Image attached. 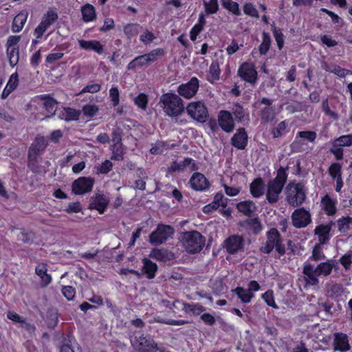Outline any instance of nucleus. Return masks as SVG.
<instances>
[{
	"instance_id": "nucleus-24",
	"label": "nucleus",
	"mask_w": 352,
	"mask_h": 352,
	"mask_svg": "<svg viewBox=\"0 0 352 352\" xmlns=\"http://www.w3.org/2000/svg\"><path fill=\"white\" fill-rule=\"evenodd\" d=\"M56 115L61 120L66 122L78 120L80 117V111L72 107H63L59 111H57Z\"/></svg>"
},
{
	"instance_id": "nucleus-4",
	"label": "nucleus",
	"mask_w": 352,
	"mask_h": 352,
	"mask_svg": "<svg viewBox=\"0 0 352 352\" xmlns=\"http://www.w3.org/2000/svg\"><path fill=\"white\" fill-rule=\"evenodd\" d=\"M280 255L283 256L285 254V247L283 243L281 234L279 231L275 228H272L266 232V241L263 245L261 246L259 251L263 254H270L273 250Z\"/></svg>"
},
{
	"instance_id": "nucleus-40",
	"label": "nucleus",
	"mask_w": 352,
	"mask_h": 352,
	"mask_svg": "<svg viewBox=\"0 0 352 352\" xmlns=\"http://www.w3.org/2000/svg\"><path fill=\"white\" fill-rule=\"evenodd\" d=\"M166 54L164 49L158 47L152 50L148 53L144 54V57H146V61L148 62L149 65L156 62L159 58L163 57Z\"/></svg>"
},
{
	"instance_id": "nucleus-56",
	"label": "nucleus",
	"mask_w": 352,
	"mask_h": 352,
	"mask_svg": "<svg viewBox=\"0 0 352 352\" xmlns=\"http://www.w3.org/2000/svg\"><path fill=\"white\" fill-rule=\"evenodd\" d=\"M113 164L109 160H105L100 165L96 167L97 174H107L113 169Z\"/></svg>"
},
{
	"instance_id": "nucleus-17",
	"label": "nucleus",
	"mask_w": 352,
	"mask_h": 352,
	"mask_svg": "<svg viewBox=\"0 0 352 352\" xmlns=\"http://www.w3.org/2000/svg\"><path fill=\"white\" fill-rule=\"evenodd\" d=\"M219 127L226 133H231L235 127L234 118L230 111L221 110L217 116Z\"/></svg>"
},
{
	"instance_id": "nucleus-29",
	"label": "nucleus",
	"mask_w": 352,
	"mask_h": 352,
	"mask_svg": "<svg viewBox=\"0 0 352 352\" xmlns=\"http://www.w3.org/2000/svg\"><path fill=\"white\" fill-rule=\"evenodd\" d=\"M35 272L41 278V285L42 287H47L52 282V276L47 274V267L46 263H39L35 268Z\"/></svg>"
},
{
	"instance_id": "nucleus-15",
	"label": "nucleus",
	"mask_w": 352,
	"mask_h": 352,
	"mask_svg": "<svg viewBox=\"0 0 352 352\" xmlns=\"http://www.w3.org/2000/svg\"><path fill=\"white\" fill-rule=\"evenodd\" d=\"M199 87V81L197 77H192L186 83H182L177 88L179 96L186 99L192 98Z\"/></svg>"
},
{
	"instance_id": "nucleus-8",
	"label": "nucleus",
	"mask_w": 352,
	"mask_h": 352,
	"mask_svg": "<svg viewBox=\"0 0 352 352\" xmlns=\"http://www.w3.org/2000/svg\"><path fill=\"white\" fill-rule=\"evenodd\" d=\"M316 138L317 133L314 131H298L296 135L294 140L291 144L292 150L296 153L303 152L307 147V144L305 141L307 140L309 142L314 143Z\"/></svg>"
},
{
	"instance_id": "nucleus-19",
	"label": "nucleus",
	"mask_w": 352,
	"mask_h": 352,
	"mask_svg": "<svg viewBox=\"0 0 352 352\" xmlns=\"http://www.w3.org/2000/svg\"><path fill=\"white\" fill-rule=\"evenodd\" d=\"M230 143L236 149L244 150L248 143V135L245 129L243 127L238 129L232 137Z\"/></svg>"
},
{
	"instance_id": "nucleus-41",
	"label": "nucleus",
	"mask_w": 352,
	"mask_h": 352,
	"mask_svg": "<svg viewBox=\"0 0 352 352\" xmlns=\"http://www.w3.org/2000/svg\"><path fill=\"white\" fill-rule=\"evenodd\" d=\"M146 60V57H144V54L138 56L128 63L126 69L128 70H133L137 67L141 68L148 65L149 63Z\"/></svg>"
},
{
	"instance_id": "nucleus-14",
	"label": "nucleus",
	"mask_w": 352,
	"mask_h": 352,
	"mask_svg": "<svg viewBox=\"0 0 352 352\" xmlns=\"http://www.w3.org/2000/svg\"><path fill=\"white\" fill-rule=\"evenodd\" d=\"M244 238L239 234H232L223 241V247L229 254H235L244 249Z\"/></svg>"
},
{
	"instance_id": "nucleus-21",
	"label": "nucleus",
	"mask_w": 352,
	"mask_h": 352,
	"mask_svg": "<svg viewBox=\"0 0 352 352\" xmlns=\"http://www.w3.org/2000/svg\"><path fill=\"white\" fill-rule=\"evenodd\" d=\"M190 184L192 188L197 191L205 190L210 186L209 182L204 175L199 172L192 174L190 179Z\"/></svg>"
},
{
	"instance_id": "nucleus-36",
	"label": "nucleus",
	"mask_w": 352,
	"mask_h": 352,
	"mask_svg": "<svg viewBox=\"0 0 352 352\" xmlns=\"http://www.w3.org/2000/svg\"><path fill=\"white\" fill-rule=\"evenodd\" d=\"M302 273L307 277V283L308 284H311L312 285H316L318 284L319 281L318 279V276H320L316 275L313 265H311V263L305 264L303 267Z\"/></svg>"
},
{
	"instance_id": "nucleus-12",
	"label": "nucleus",
	"mask_w": 352,
	"mask_h": 352,
	"mask_svg": "<svg viewBox=\"0 0 352 352\" xmlns=\"http://www.w3.org/2000/svg\"><path fill=\"white\" fill-rule=\"evenodd\" d=\"M95 179L91 177H80L75 179L72 184L74 194L82 195L92 191Z\"/></svg>"
},
{
	"instance_id": "nucleus-26",
	"label": "nucleus",
	"mask_w": 352,
	"mask_h": 352,
	"mask_svg": "<svg viewBox=\"0 0 352 352\" xmlns=\"http://www.w3.org/2000/svg\"><path fill=\"white\" fill-rule=\"evenodd\" d=\"M250 192L254 198H259L265 194V184L261 177H257L250 183Z\"/></svg>"
},
{
	"instance_id": "nucleus-50",
	"label": "nucleus",
	"mask_w": 352,
	"mask_h": 352,
	"mask_svg": "<svg viewBox=\"0 0 352 352\" xmlns=\"http://www.w3.org/2000/svg\"><path fill=\"white\" fill-rule=\"evenodd\" d=\"M328 173L333 179L341 177L342 165L338 162L332 163L328 168Z\"/></svg>"
},
{
	"instance_id": "nucleus-59",
	"label": "nucleus",
	"mask_w": 352,
	"mask_h": 352,
	"mask_svg": "<svg viewBox=\"0 0 352 352\" xmlns=\"http://www.w3.org/2000/svg\"><path fill=\"white\" fill-rule=\"evenodd\" d=\"M134 103L139 108L144 110L148 105V96L144 93H140L135 98Z\"/></svg>"
},
{
	"instance_id": "nucleus-44",
	"label": "nucleus",
	"mask_w": 352,
	"mask_h": 352,
	"mask_svg": "<svg viewBox=\"0 0 352 352\" xmlns=\"http://www.w3.org/2000/svg\"><path fill=\"white\" fill-rule=\"evenodd\" d=\"M112 155L111 160L115 161H122L124 160V148L122 144H113L111 146Z\"/></svg>"
},
{
	"instance_id": "nucleus-42",
	"label": "nucleus",
	"mask_w": 352,
	"mask_h": 352,
	"mask_svg": "<svg viewBox=\"0 0 352 352\" xmlns=\"http://www.w3.org/2000/svg\"><path fill=\"white\" fill-rule=\"evenodd\" d=\"M272 40L269 33L263 32L262 42L258 46V52L261 55H265L271 46Z\"/></svg>"
},
{
	"instance_id": "nucleus-6",
	"label": "nucleus",
	"mask_w": 352,
	"mask_h": 352,
	"mask_svg": "<svg viewBox=\"0 0 352 352\" xmlns=\"http://www.w3.org/2000/svg\"><path fill=\"white\" fill-rule=\"evenodd\" d=\"M58 19V14L55 8H50L43 14L40 23L35 28L33 35L37 39H41L44 34L53 25Z\"/></svg>"
},
{
	"instance_id": "nucleus-1",
	"label": "nucleus",
	"mask_w": 352,
	"mask_h": 352,
	"mask_svg": "<svg viewBox=\"0 0 352 352\" xmlns=\"http://www.w3.org/2000/svg\"><path fill=\"white\" fill-rule=\"evenodd\" d=\"M288 170V166H280L276 170L275 177L267 182L265 195L266 200L270 204H274L278 201L280 195L287 184Z\"/></svg>"
},
{
	"instance_id": "nucleus-48",
	"label": "nucleus",
	"mask_w": 352,
	"mask_h": 352,
	"mask_svg": "<svg viewBox=\"0 0 352 352\" xmlns=\"http://www.w3.org/2000/svg\"><path fill=\"white\" fill-rule=\"evenodd\" d=\"M184 310L187 313H192L194 315L198 316L205 311L206 309L204 306L197 304L184 303Z\"/></svg>"
},
{
	"instance_id": "nucleus-39",
	"label": "nucleus",
	"mask_w": 352,
	"mask_h": 352,
	"mask_svg": "<svg viewBox=\"0 0 352 352\" xmlns=\"http://www.w3.org/2000/svg\"><path fill=\"white\" fill-rule=\"evenodd\" d=\"M221 5L223 8L227 10L232 15L240 16L241 14L239 5L236 1L232 0H221Z\"/></svg>"
},
{
	"instance_id": "nucleus-32",
	"label": "nucleus",
	"mask_w": 352,
	"mask_h": 352,
	"mask_svg": "<svg viewBox=\"0 0 352 352\" xmlns=\"http://www.w3.org/2000/svg\"><path fill=\"white\" fill-rule=\"evenodd\" d=\"M236 209L246 217H251L256 209L255 203L252 200H245L236 204Z\"/></svg>"
},
{
	"instance_id": "nucleus-58",
	"label": "nucleus",
	"mask_w": 352,
	"mask_h": 352,
	"mask_svg": "<svg viewBox=\"0 0 352 352\" xmlns=\"http://www.w3.org/2000/svg\"><path fill=\"white\" fill-rule=\"evenodd\" d=\"M287 132V124L286 122L281 121L278 124L276 127L272 130L273 137L275 138H280L285 134Z\"/></svg>"
},
{
	"instance_id": "nucleus-16",
	"label": "nucleus",
	"mask_w": 352,
	"mask_h": 352,
	"mask_svg": "<svg viewBox=\"0 0 352 352\" xmlns=\"http://www.w3.org/2000/svg\"><path fill=\"white\" fill-rule=\"evenodd\" d=\"M293 226L296 228L306 227L311 221V214L304 208L296 209L292 214Z\"/></svg>"
},
{
	"instance_id": "nucleus-3",
	"label": "nucleus",
	"mask_w": 352,
	"mask_h": 352,
	"mask_svg": "<svg viewBox=\"0 0 352 352\" xmlns=\"http://www.w3.org/2000/svg\"><path fill=\"white\" fill-rule=\"evenodd\" d=\"M160 102L165 113L172 118L180 116L184 111L183 100L173 93H166L160 97Z\"/></svg>"
},
{
	"instance_id": "nucleus-20",
	"label": "nucleus",
	"mask_w": 352,
	"mask_h": 352,
	"mask_svg": "<svg viewBox=\"0 0 352 352\" xmlns=\"http://www.w3.org/2000/svg\"><path fill=\"white\" fill-rule=\"evenodd\" d=\"M38 98L43 101V108L47 113L45 116L47 118H50L56 114L58 102L56 99L49 94L40 95Z\"/></svg>"
},
{
	"instance_id": "nucleus-13",
	"label": "nucleus",
	"mask_w": 352,
	"mask_h": 352,
	"mask_svg": "<svg viewBox=\"0 0 352 352\" xmlns=\"http://www.w3.org/2000/svg\"><path fill=\"white\" fill-rule=\"evenodd\" d=\"M109 202V197L103 191L98 190L91 197L89 209L95 210L99 214H102L105 212Z\"/></svg>"
},
{
	"instance_id": "nucleus-9",
	"label": "nucleus",
	"mask_w": 352,
	"mask_h": 352,
	"mask_svg": "<svg viewBox=\"0 0 352 352\" xmlns=\"http://www.w3.org/2000/svg\"><path fill=\"white\" fill-rule=\"evenodd\" d=\"M237 74L243 81L252 87H254L257 82L258 72L254 63L248 61L242 63L239 67Z\"/></svg>"
},
{
	"instance_id": "nucleus-51",
	"label": "nucleus",
	"mask_w": 352,
	"mask_h": 352,
	"mask_svg": "<svg viewBox=\"0 0 352 352\" xmlns=\"http://www.w3.org/2000/svg\"><path fill=\"white\" fill-rule=\"evenodd\" d=\"M76 339L73 336H67V338H65L63 344L60 347V352H74L73 343H75Z\"/></svg>"
},
{
	"instance_id": "nucleus-35",
	"label": "nucleus",
	"mask_w": 352,
	"mask_h": 352,
	"mask_svg": "<svg viewBox=\"0 0 352 352\" xmlns=\"http://www.w3.org/2000/svg\"><path fill=\"white\" fill-rule=\"evenodd\" d=\"M142 263V272L146 275L147 278H154L158 270L157 265L147 258H143Z\"/></svg>"
},
{
	"instance_id": "nucleus-5",
	"label": "nucleus",
	"mask_w": 352,
	"mask_h": 352,
	"mask_svg": "<svg viewBox=\"0 0 352 352\" xmlns=\"http://www.w3.org/2000/svg\"><path fill=\"white\" fill-rule=\"evenodd\" d=\"M205 242V237L196 230L184 232L182 237V245L189 254H196L201 252Z\"/></svg>"
},
{
	"instance_id": "nucleus-63",
	"label": "nucleus",
	"mask_w": 352,
	"mask_h": 352,
	"mask_svg": "<svg viewBox=\"0 0 352 352\" xmlns=\"http://www.w3.org/2000/svg\"><path fill=\"white\" fill-rule=\"evenodd\" d=\"M34 236V234L32 232H27L22 229L21 233L18 235V239L24 243H32Z\"/></svg>"
},
{
	"instance_id": "nucleus-31",
	"label": "nucleus",
	"mask_w": 352,
	"mask_h": 352,
	"mask_svg": "<svg viewBox=\"0 0 352 352\" xmlns=\"http://www.w3.org/2000/svg\"><path fill=\"white\" fill-rule=\"evenodd\" d=\"M28 13L26 10L21 11L14 18L12 23V31L13 32H19L22 30L26 23Z\"/></svg>"
},
{
	"instance_id": "nucleus-2",
	"label": "nucleus",
	"mask_w": 352,
	"mask_h": 352,
	"mask_svg": "<svg viewBox=\"0 0 352 352\" xmlns=\"http://www.w3.org/2000/svg\"><path fill=\"white\" fill-rule=\"evenodd\" d=\"M285 201L292 207H299L306 199V187L302 182L290 181L285 186Z\"/></svg>"
},
{
	"instance_id": "nucleus-28",
	"label": "nucleus",
	"mask_w": 352,
	"mask_h": 352,
	"mask_svg": "<svg viewBox=\"0 0 352 352\" xmlns=\"http://www.w3.org/2000/svg\"><path fill=\"white\" fill-rule=\"evenodd\" d=\"M149 256L161 262L169 261L174 258V254L166 249L153 248Z\"/></svg>"
},
{
	"instance_id": "nucleus-62",
	"label": "nucleus",
	"mask_w": 352,
	"mask_h": 352,
	"mask_svg": "<svg viewBox=\"0 0 352 352\" xmlns=\"http://www.w3.org/2000/svg\"><path fill=\"white\" fill-rule=\"evenodd\" d=\"M167 148L165 142L157 141L150 149V153L153 155L162 154Z\"/></svg>"
},
{
	"instance_id": "nucleus-10",
	"label": "nucleus",
	"mask_w": 352,
	"mask_h": 352,
	"mask_svg": "<svg viewBox=\"0 0 352 352\" xmlns=\"http://www.w3.org/2000/svg\"><path fill=\"white\" fill-rule=\"evenodd\" d=\"M131 344L134 349L138 352H154V349H157V344L154 340L142 332H136Z\"/></svg>"
},
{
	"instance_id": "nucleus-27",
	"label": "nucleus",
	"mask_w": 352,
	"mask_h": 352,
	"mask_svg": "<svg viewBox=\"0 0 352 352\" xmlns=\"http://www.w3.org/2000/svg\"><path fill=\"white\" fill-rule=\"evenodd\" d=\"M234 121L238 123H243L249 120V113L245 111L242 105L236 103L233 105L231 112Z\"/></svg>"
},
{
	"instance_id": "nucleus-49",
	"label": "nucleus",
	"mask_w": 352,
	"mask_h": 352,
	"mask_svg": "<svg viewBox=\"0 0 352 352\" xmlns=\"http://www.w3.org/2000/svg\"><path fill=\"white\" fill-rule=\"evenodd\" d=\"M338 228L340 232H346L349 230L352 224V218L349 216L342 217L337 221Z\"/></svg>"
},
{
	"instance_id": "nucleus-37",
	"label": "nucleus",
	"mask_w": 352,
	"mask_h": 352,
	"mask_svg": "<svg viewBox=\"0 0 352 352\" xmlns=\"http://www.w3.org/2000/svg\"><path fill=\"white\" fill-rule=\"evenodd\" d=\"M82 20L85 22H91L96 19V12L94 6L90 3H86L81 7Z\"/></svg>"
},
{
	"instance_id": "nucleus-11",
	"label": "nucleus",
	"mask_w": 352,
	"mask_h": 352,
	"mask_svg": "<svg viewBox=\"0 0 352 352\" xmlns=\"http://www.w3.org/2000/svg\"><path fill=\"white\" fill-rule=\"evenodd\" d=\"M187 113L195 120L204 123L208 117V111L201 101L190 102L186 107Z\"/></svg>"
},
{
	"instance_id": "nucleus-46",
	"label": "nucleus",
	"mask_w": 352,
	"mask_h": 352,
	"mask_svg": "<svg viewBox=\"0 0 352 352\" xmlns=\"http://www.w3.org/2000/svg\"><path fill=\"white\" fill-rule=\"evenodd\" d=\"M140 25L138 23H128L124 27V33L128 39L137 36L139 33Z\"/></svg>"
},
{
	"instance_id": "nucleus-57",
	"label": "nucleus",
	"mask_w": 352,
	"mask_h": 352,
	"mask_svg": "<svg viewBox=\"0 0 352 352\" xmlns=\"http://www.w3.org/2000/svg\"><path fill=\"white\" fill-rule=\"evenodd\" d=\"M246 223L255 234H258L262 230V224L258 218L248 219Z\"/></svg>"
},
{
	"instance_id": "nucleus-33",
	"label": "nucleus",
	"mask_w": 352,
	"mask_h": 352,
	"mask_svg": "<svg viewBox=\"0 0 352 352\" xmlns=\"http://www.w3.org/2000/svg\"><path fill=\"white\" fill-rule=\"evenodd\" d=\"M322 209L328 216H333L337 212L336 201L331 198L329 195H325L321 199Z\"/></svg>"
},
{
	"instance_id": "nucleus-45",
	"label": "nucleus",
	"mask_w": 352,
	"mask_h": 352,
	"mask_svg": "<svg viewBox=\"0 0 352 352\" xmlns=\"http://www.w3.org/2000/svg\"><path fill=\"white\" fill-rule=\"evenodd\" d=\"M221 70L217 61L213 60L209 67L208 80L213 82L219 79Z\"/></svg>"
},
{
	"instance_id": "nucleus-38",
	"label": "nucleus",
	"mask_w": 352,
	"mask_h": 352,
	"mask_svg": "<svg viewBox=\"0 0 352 352\" xmlns=\"http://www.w3.org/2000/svg\"><path fill=\"white\" fill-rule=\"evenodd\" d=\"M322 68L328 72L333 73L335 75L340 78H344L348 74L352 73L351 70L344 69L339 65H329L325 64L322 66Z\"/></svg>"
},
{
	"instance_id": "nucleus-61",
	"label": "nucleus",
	"mask_w": 352,
	"mask_h": 352,
	"mask_svg": "<svg viewBox=\"0 0 352 352\" xmlns=\"http://www.w3.org/2000/svg\"><path fill=\"white\" fill-rule=\"evenodd\" d=\"M98 110L99 109L96 104H87L82 107V111L85 116L90 118H93L98 111Z\"/></svg>"
},
{
	"instance_id": "nucleus-47",
	"label": "nucleus",
	"mask_w": 352,
	"mask_h": 352,
	"mask_svg": "<svg viewBox=\"0 0 352 352\" xmlns=\"http://www.w3.org/2000/svg\"><path fill=\"white\" fill-rule=\"evenodd\" d=\"M261 121L268 123L274 118V110L272 107H265L261 110L260 113Z\"/></svg>"
},
{
	"instance_id": "nucleus-23",
	"label": "nucleus",
	"mask_w": 352,
	"mask_h": 352,
	"mask_svg": "<svg viewBox=\"0 0 352 352\" xmlns=\"http://www.w3.org/2000/svg\"><path fill=\"white\" fill-rule=\"evenodd\" d=\"M78 44L80 48L85 50H90L101 55L104 53V49L103 45L97 40H79Z\"/></svg>"
},
{
	"instance_id": "nucleus-43",
	"label": "nucleus",
	"mask_w": 352,
	"mask_h": 352,
	"mask_svg": "<svg viewBox=\"0 0 352 352\" xmlns=\"http://www.w3.org/2000/svg\"><path fill=\"white\" fill-rule=\"evenodd\" d=\"M6 54L9 60V64L12 67L17 65L19 60V47H7Z\"/></svg>"
},
{
	"instance_id": "nucleus-52",
	"label": "nucleus",
	"mask_w": 352,
	"mask_h": 352,
	"mask_svg": "<svg viewBox=\"0 0 352 352\" xmlns=\"http://www.w3.org/2000/svg\"><path fill=\"white\" fill-rule=\"evenodd\" d=\"M261 298L268 306L274 309H277L278 307L274 300L273 290L268 289L261 295Z\"/></svg>"
},
{
	"instance_id": "nucleus-64",
	"label": "nucleus",
	"mask_w": 352,
	"mask_h": 352,
	"mask_svg": "<svg viewBox=\"0 0 352 352\" xmlns=\"http://www.w3.org/2000/svg\"><path fill=\"white\" fill-rule=\"evenodd\" d=\"M61 292L68 300H73L76 294L75 288L69 285L63 286Z\"/></svg>"
},
{
	"instance_id": "nucleus-55",
	"label": "nucleus",
	"mask_w": 352,
	"mask_h": 352,
	"mask_svg": "<svg viewBox=\"0 0 352 352\" xmlns=\"http://www.w3.org/2000/svg\"><path fill=\"white\" fill-rule=\"evenodd\" d=\"M243 10L245 14L253 18L259 17L258 12L256 7L252 3H245L243 5Z\"/></svg>"
},
{
	"instance_id": "nucleus-7",
	"label": "nucleus",
	"mask_w": 352,
	"mask_h": 352,
	"mask_svg": "<svg viewBox=\"0 0 352 352\" xmlns=\"http://www.w3.org/2000/svg\"><path fill=\"white\" fill-rule=\"evenodd\" d=\"M174 228L169 225L158 224L156 229L149 234V242L153 245L164 243L174 234Z\"/></svg>"
},
{
	"instance_id": "nucleus-18",
	"label": "nucleus",
	"mask_w": 352,
	"mask_h": 352,
	"mask_svg": "<svg viewBox=\"0 0 352 352\" xmlns=\"http://www.w3.org/2000/svg\"><path fill=\"white\" fill-rule=\"evenodd\" d=\"M333 348L334 351L346 352L351 349L349 336L342 332L333 334Z\"/></svg>"
},
{
	"instance_id": "nucleus-60",
	"label": "nucleus",
	"mask_w": 352,
	"mask_h": 352,
	"mask_svg": "<svg viewBox=\"0 0 352 352\" xmlns=\"http://www.w3.org/2000/svg\"><path fill=\"white\" fill-rule=\"evenodd\" d=\"M324 258H325V255L324 254L320 244L316 245L313 248L312 254L309 257V259L314 261H318Z\"/></svg>"
},
{
	"instance_id": "nucleus-25",
	"label": "nucleus",
	"mask_w": 352,
	"mask_h": 352,
	"mask_svg": "<svg viewBox=\"0 0 352 352\" xmlns=\"http://www.w3.org/2000/svg\"><path fill=\"white\" fill-rule=\"evenodd\" d=\"M331 223L327 225H319L314 230L315 234L318 235L320 245L327 243L330 239Z\"/></svg>"
},
{
	"instance_id": "nucleus-30",
	"label": "nucleus",
	"mask_w": 352,
	"mask_h": 352,
	"mask_svg": "<svg viewBox=\"0 0 352 352\" xmlns=\"http://www.w3.org/2000/svg\"><path fill=\"white\" fill-rule=\"evenodd\" d=\"M336 261L333 259L319 263L314 269L316 275L327 276L331 274L333 269L336 267Z\"/></svg>"
},
{
	"instance_id": "nucleus-22",
	"label": "nucleus",
	"mask_w": 352,
	"mask_h": 352,
	"mask_svg": "<svg viewBox=\"0 0 352 352\" xmlns=\"http://www.w3.org/2000/svg\"><path fill=\"white\" fill-rule=\"evenodd\" d=\"M47 146V141L45 138L38 135L30 146L28 154L39 157L44 152Z\"/></svg>"
},
{
	"instance_id": "nucleus-53",
	"label": "nucleus",
	"mask_w": 352,
	"mask_h": 352,
	"mask_svg": "<svg viewBox=\"0 0 352 352\" xmlns=\"http://www.w3.org/2000/svg\"><path fill=\"white\" fill-rule=\"evenodd\" d=\"M109 98L113 107L118 106L120 103V91L118 87H112L109 89Z\"/></svg>"
},
{
	"instance_id": "nucleus-34",
	"label": "nucleus",
	"mask_w": 352,
	"mask_h": 352,
	"mask_svg": "<svg viewBox=\"0 0 352 352\" xmlns=\"http://www.w3.org/2000/svg\"><path fill=\"white\" fill-rule=\"evenodd\" d=\"M231 292L235 294L238 298L243 304L250 303L252 301V300L255 297L254 294L250 293L247 288L245 289L241 286H238L236 288L232 289Z\"/></svg>"
},
{
	"instance_id": "nucleus-54",
	"label": "nucleus",
	"mask_w": 352,
	"mask_h": 352,
	"mask_svg": "<svg viewBox=\"0 0 352 352\" xmlns=\"http://www.w3.org/2000/svg\"><path fill=\"white\" fill-rule=\"evenodd\" d=\"M38 156L28 154V168L34 173L39 171Z\"/></svg>"
}]
</instances>
